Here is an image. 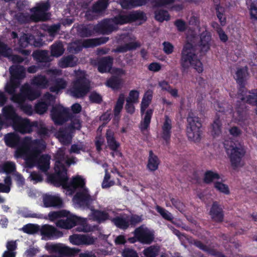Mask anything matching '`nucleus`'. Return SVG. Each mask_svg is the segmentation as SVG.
Masks as SVG:
<instances>
[{
  "instance_id": "nucleus-1",
  "label": "nucleus",
  "mask_w": 257,
  "mask_h": 257,
  "mask_svg": "<svg viewBox=\"0 0 257 257\" xmlns=\"http://www.w3.org/2000/svg\"><path fill=\"white\" fill-rule=\"evenodd\" d=\"M64 155H60L56 159L54 166V173L48 176L49 181L55 186L62 187L71 195L74 193L77 189L72 179L68 182L67 170L63 163Z\"/></svg>"
},
{
  "instance_id": "nucleus-2",
  "label": "nucleus",
  "mask_w": 257,
  "mask_h": 257,
  "mask_svg": "<svg viewBox=\"0 0 257 257\" xmlns=\"http://www.w3.org/2000/svg\"><path fill=\"white\" fill-rule=\"evenodd\" d=\"M180 64L184 70L192 66L198 73H201L203 71V64L198 58L196 47L189 42L183 45L181 53Z\"/></svg>"
},
{
  "instance_id": "nucleus-3",
  "label": "nucleus",
  "mask_w": 257,
  "mask_h": 257,
  "mask_svg": "<svg viewBox=\"0 0 257 257\" xmlns=\"http://www.w3.org/2000/svg\"><path fill=\"white\" fill-rule=\"evenodd\" d=\"M48 217L51 221L66 217L65 219H59L56 222L57 227L63 229H71L76 225H81L84 223V220L82 218L71 215L69 211L65 210L50 212Z\"/></svg>"
},
{
  "instance_id": "nucleus-4",
  "label": "nucleus",
  "mask_w": 257,
  "mask_h": 257,
  "mask_svg": "<svg viewBox=\"0 0 257 257\" xmlns=\"http://www.w3.org/2000/svg\"><path fill=\"white\" fill-rule=\"evenodd\" d=\"M224 145L231 165L233 169H236L240 166L242 159L245 154L244 146L239 142L232 141L226 142Z\"/></svg>"
},
{
  "instance_id": "nucleus-5",
  "label": "nucleus",
  "mask_w": 257,
  "mask_h": 257,
  "mask_svg": "<svg viewBox=\"0 0 257 257\" xmlns=\"http://www.w3.org/2000/svg\"><path fill=\"white\" fill-rule=\"evenodd\" d=\"M27 138L22 140L19 135L15 133H9L6 134L4 140L6 145L11 148H17L16 154L17 156L21 157L28 149L29 145L27 142Z\"/></svg>"
},
{
  "instance_id": "nucleus-6",
  "label": "nucleus",
  "mask_w": 257,
  "mask_h": 257,
  "mask_svg": "<svg viewBox=\"0 0 257 257\" xmlns=\"http://www.w3.org/2000/svg\"><path fill=\"white\" fill-rule=\"evenodd\" d=\"M189 126L187 128V135L190 140L198 142L201 139L202 122L201 119L196 116L189 114L187 117Z\"/></svg>"
},
{
  "instance_id": "nucleus-7",
  "label": "nucleus",
  "mask_w": 257,
  "mask_h": 257,
  "mask_svg": "<svg viewBox=\"0 0 257 257\" xmlns=\"http://www.w3.org/2000/svg\"><path fill=\"white\" fill-rule=\"evenodd\" d=\"M90 89V81L84 76H80L73 81L71 88L72 96L76 98L84 97Z\"/></svg>"
},
{
  "instance_id": "nucleus-8",
  "label": "nucleus",
  "mask_w": 257,
  "mask_h": 257,
  "mask_svg": "<svg viewBox=\"0 0 257 257\" xmlns=\"http://www.w3.org/2000/svg\"><path fill=\"white\" fill-rule=\"evenodd\" d=\"M46 248L50 252L58 253L59 255H43L41 257H64V256H74L76 255L79 251V249L76 248H71L69 247L64 246L61 243H56L47 244Z\"/></svg>"
},
{
  "instance_id": "nucleus-9",
  "label": "nucleus",
  "mask_w": 257,
  "mask_h": 257,
  "mask_svg": "<svg viewBox=\"0 0 257 257\" xmlns=\"http://www.w3.org/2000/svg\"><path fill=\"white\" fill-rule=\"evenodd\" d=\"M52 119L56 125H62L70 118V115L67 108L60 104L53 106L51 110Z\"/></svg>"
},
{
  "instance_id": "nucleus-10",
  "label": "nucleus",
  "mask_w": 257,
  "mask_h": 257,
  "mask_svg": "<svg viewBox=\"0 0 257 257\" xmlns=\"http://www.w3.org/2000/svg\"><path fill=\"white\" fill-rule=\"evenodd\" d=\"M73 200L76 204L83 209L90 210L93 206L92 204L94 200L87 188H84L76 192Z\"/></svg>"
},
{
  "instance_id": "nucleus-11",
  "label": "nucleus",
  "mask_w": 257,
  "mask_h": 257,
  "mask_svg": "<svg viewBox=\"0 0 257 257\" xmlns=\"http://www.w3.org/2000/svg\"><path fill=\"white\" fill-rule=\"evenodd\" d=\"M37 121L31 122L29 119L23 118L20 116L11 126L16 132L26 134L31 133L33 131V127L37 126Z\"/></svg>"
},
{
  "instance_id": "nucleus-12",
  "label": "nucleus",
  "mask_w": 257,
  "mask_h": 257,
  "mask_svg": "<svg viewBox=\"0 0 257 257\" xmlns=\"http://www.w3.org/2000/svg\"><path fill=\"white\" fill-rule=\"evenodd\" d=\"M96 33L102 35H109L118 30V26L114 24L111 18H106L96 25L93 28Z\"/></svg>"
},
{
  "instance_id": "nucleus-13",
  "label": "nucleus",
  "mask_w": 257,
  "mask_h": 257,
  "mask_svg": "<svg viewBox=\"0 0 257 257\" xmlns=\"http://www.w3.org/2000/svg\"><path fill=\"white\" fill-rule=\"evenodd\" d=\"M134 233L138 240L143 244H150L155 238L153 232L141 226L136 228Z\"/></svg>"
},
{
  "instance_id": "nucleus-14",
  "label": "nucleus",
  "mask_w": 257,
  "mask_h": 257,
  "mask_svg": "<svg viewBox=\"0 0 257 257\" xmlns=\"http://www.w3.org/2000/svg\"><path fill=\"white\" fill-rule=\"evenodd\" d=\"M40 231L41 235L48 239H57L63 235L62 231L48 224L42 225L40 229Z\"/></svg>"
},
{
  "instance_id": "nucleus-15",
  "label": "nucleus",
  "mask_w": 257,
  "mask_h": 257,
  "mask_svg": "<svg viewBox=\"0 0 257 257\" xmlns=\"http://www.w3.org/2000/svg\"><path fill=\"white\" fill-rule=\"evenodd\" d=\"M209 215L211 219L217 223H221L224 217L223 207L217 201H213L210 207Z\"/></svg>"
},
{
  "instance_id": "nucleus-16",
  "label": "nucleus",
  "mask_w": 257,
  "mask_h": 257,
  "mask_svg": "<svg viewBox=\"0 0 257 257\" xmlns=\"http://www.w3.org/2000/svg\"><path fill=\"white\" fill-rule=\"evenodd\" d=\"M50 8L49 2H46L39 4L35 9V11L32 14L33 17H35L36 22L39 21H46L49 19V17L46 12Z\"/></svg>"
},
{
  "instance_id": "nucleus-17",
  "label": "nucleus",
  "mask_w": 257,
  "mask_h": 257,
  "mask_svg": "<svg viewBox=\"0 0 257 257\" xmlns=\"http://www.w3.org/2000/svg\"><path fill=\"white\" fill-rule=\"evenodd\" d=\"M172 128V120L169 116L166 115L165 121L162 126L161 137L165 141L164 144L167 146L170 144Z\"/></svg>"
},
{
  "instance_id": "nucleus-18",
  "label": "nucleus",
  "mask_w": 257,
  "mask_h": 257,
  "mask_svg": "<svg viewBox=\"0 0 257 257\" xmlns=\"http://www.w3.org/2000/svg\"><path fill=\"white\" fill-rule=\"evenodd\" d=\"M43 202L45 207H53L59 209L64 207L63 200L58 195L46 194L43 196Z\"/></svg>"
},
{
  "instance_id": "nucleus-19",
  "label": "nucleus",
  "mask_w": 257,
  "mask_h": 257,
  "mask_svg": "<svg viewBox=\"0 0 257 257\" xmlns=\"http://www.w3.org/2000/svg\"><path fill=\"white\" fill-rule=\"evenodd\" d=\"M246 91V89H244L243 92L238 91V95L241 96L239 101L241 103L245 102L252 106H256L255 111L257 114V89L249 90L248 92L250 94L244 96Z\"/></svg>"
},
{
  "instance_id": "nucleus-20",
  "label": "nucleus",
  "mask_w": 257,
  "mask_h": 257,
  "mask_svg": "<svg viewBox=\"0 0 257 257\" xmlns=\"http://www.w3.org/2000/svg\"><path fill=\"white\" fill-rule=\"evenodd\" d=\"M2 116L9 124H13L20 116L12 105H8L3 108Z\"/></svg>"
},
{
  "instance_id": "nucleus-21",
  "label": "nucleus",
  "mask_w": 257,
  "mask_h": 257,
  "mask_svg": "<svg viewBox=\"0 0 257 257\" xmlns=\"http://www.w3.org/2000/svg\"><path fill=\"white\" fill-rule=\"evenodd\" d=\"M199 37V46L200 47L201 51L206 53L210 49L212 39L211 34L210 32L205 30L200 34Z\"/></svg>"
},
{
  "instance_id": "nucleus-22",
  "label": "nucleus",
  "mask_w": 257,
  "mask_h": 257,
  "mask_svg": "<svg viewBox=\"0 0 257 257\" xmlns=\"http://www.w3.org/2000/svg\"><path fill=\"white\" fill-rule=\"evenodd\" d=\"M91 213L90 216L92 220L98 223L104 222L106 220L109 219V215L108 213L105 211H102L94 208L93 206L90 209Z\"/></svg>"
},
{
  "instance_id": "nucleus-23",
  "label": "nucleus",
  "mask_w": 257,
  "mask_h": 257,
  "mask_svg": "<svg viewBox=\"0 0 257 257\" xmlns=\"http://www.w3.org/2000/svg\"><path fill=\"white\" fill-rule=\"evenodd\" d=\"M32 56L37 63H42L43 66H48L50 62L48 52L47 50H36L33 52Z\"/></svg>"
},
{
  "instance_id": "nucleus-24",
  "label": "nucleus",
  "mask_w": 257,
  "mask_h": 257,
  "mask_svg": "<svg viewBox=\"0 0 257 257\" xmlns=\"http://www.w3.org/2000/svg\"><path fill=\"white\" fill-rule=\"evenodd\" d=\"M105 137L109 149L115 153L118 152L120 145V143L116 140L114 132L110 129L107 130Z\"/></svg>"
},
{
  "instance_id": "nucleus-25",
  "label": "nucleus",
  "mask_w": 257,
  "mask_h": 257,
  "mask_svg": "<svg viewBox=\"0 0 257 257\" xmlns=\"http://www.w3.org/2000/svg\"><path fill=\"white\" fill-rule=\"evenodd\" d=\"M113 64V58L106 56L101 58L98 62V70L100 73L108 72L111 70Z\"/></svg>"
},
{
  "instance_id": "nucleus-26",
  "label": "nucleus",
  "mask_w": 257,
  "mask_h": 257,
  "mask_svg": "<svg viewBox=\"0 0 257 257\" xmlns=\"http://www.w3.org/2000/svg\"><path fill=\"white\" fill-rule=\"evenodd\" d=\"M105 85L112 90L117 91L122 88L123 80L118 76L112 75L106 80Z\"/></svg>"
},
{
  "instance_id": "nucleus-27",
  "label": "nucleus",
  "mask_w": 257,
  "mask_h": 257,
  "mask_svg": "<svg viewBox=\"0 0 257 257\" xmlns=\"http://www.w3.org/2000/svg\"><path fill=\"white\" fill-rule=\"evenodd\" d=\"M50 159L48 155L40 156L36 161L38 169L43 172H47L50 168Z\"/></svg>"
},
{
  "instance_id": "nucleus-28",
  "label": "nucleus",
  "mask_w": 257,
  "mask_h": 257,
  "mask_svg": "<svg viewBox=\"0 0 257 257\" xmlns=\"http://www.w3.org/2000/svg\"><path fill=\"white\" fill-rule=\"evenodd\" d=\"M10 72L11 74V78L17 82H20V80L25 77L24 68L22 66H11Z\"/></svg>"
},
{
  "instance_id": "nucleus-29",
  "label": "nucleus",
  "mask_w": 257,
  "mask_h": 257,
  "mask_svg": "<svg viewBox=\"0 0 257 257\" xmlns=\"http://www.w3.org/2000/svg\"><path fill=\"white\" fill-rule=\"evenodd\" d=\"M27 99L32 101L36 99L41 95V92L34 88L28 84L22 86Z\"/></svg>"
},
{
  "instance_id": "nucleus-30",
  "label": "nucleus",
  "mask_w": 257,
  "mask_h": 257,
  "mask_svg": "<svg viewBox=\"0 0 257 257\" xmlns=\"http://www.w3.org/2000/svg\"><path fill=\"white\" fill-rule=\"evenodd\" d=\"M160 163V161L158 156L154 154L152 150H150L147 165V169L151 172L155 171L158 169Z\"/></svg>"
},
{
  "instance_id": "nucleus-31",
  "label": "nucleus",
  "mask_w": 257,
  "mask_h": 257,
  "mask_svg": "<svg viewBox=\"0 0 257 257\" xmlns=\"http://www.w3.org/2000/svg\"><path fill=\"white\" fill-rule=\"evenodd\" d=\"M245 76L246 71L243 68H240L237 69L236 72L235 80L239 86L238 91L241 92V93L244 92V89H245Z\"/></svg>"
},
{
  "instance_id": "nucleus-32",
  "label": "nucleus",
  "mask_w": 257,
  "mask_h": 257,
  "mask_svg": "<svg viewBox=\"0 0 257 257\" xmlns=\"http://www.w3.org/2000/svg\"><path fill=\"white\" fill-rule=\"evenodd\" d=\"M57 135L58 139L63 145H68L71 143L72 136L68 129L60 128Z\"/></svg>"
},
{
  "instance_id": "nucleus-33",
  "label": "nucleus",
  "mask_w": 257,
  "mask_h": 257,
  "mask_svg": "<svg viewBox=\"0 0 257 257\" xmlns=\"http://www.w3.org/2000/svg\"><path fill=\"white\" fill-rule=\"evenodd\" d=\"M125 101V95L123 93L119 94L113 107V115L115 118H119L120 112L123 108Z\"/></svg>"
},
{
  "instance_id": "nucleus-34",
  "label": "nucleus",
  "mask_w": 257,
  "mask_h": 257,
  "mask_svg": "<svg viewBox=\"0 0 257 257\" xmlns=\"http://www.w3.org/2000/svg\"><path fill=\"white\" fill-rule=\"evenodd\" d=\"M153 109H148L146 112H145V116L143 120L140 123V128L142 132L147 130L149 126L151 121V118L153 113Z\"/></svg>"
},
{
  "instance_id": "nucleus-35",
  "label": "nucleus",
  "mask_w": 257,
  "mask_h": 257,
  "mask_svg": "<svg viewBox=\"0 0 257 257\" xmlns=\"http://www.w3.org/2000/svg\"><path fill=\"white\" fill-rule=\"evenodd\" d=\"M110 220L117 228L120 229L125 230L130 226L128 220L121 216H116L111 218Z\"/></svg>"
},
{
  "instance_id": "nucleus-36",
  "label": "nucleus",
  "mask_w": 257,
  "mask_h": 257,
  "mask_svg": "<svg viewBox=\"0 0 257 257\" xmlns=\"http://www.w3.org/2000/svg\"><path fill=\"white\" fill-rule=\"evenodd\" d=\"M150 3L154 4V0H123V7H135L142 6Z\"/></svg>"
},
{
  "instance_id": "nucleus-37",
  "label": "nucleus",
  "mask_w": 257,
  "mask_h": 257,
  "mask_svg": "<svg viewBox=\"0 0 257 257\" xmlns=\"http://www.w3.org/2000/svg\"><path fill=\"white\" fill-rule=\"evenodd\" d=\"M48 80L46 77L42 75H38L32 80V84L40 88H45L48 85Z\"/></svg>"
},
{
  "instance_id": "nucleus-38",
  "label": "nucleus",
  "mask_w": 257,
  "mask_h": 257,
  "mask_svg": "<svg viewBox=\"0 0 257 257\" xmlns=\"http://www.w3.org/2000/svg\"><path fill=\"white\" fill-rule=\"evenodd\" d=\"M221 178L220 175L216 172L212 170H207L203 177V182L206 184H210Z\"/></svg>"
},
{
  "instance_id": "nucleus-39",
  "label": "nucleus",
  "mask_w": 257,
  "mask_h": 257,
  "mask_svg": "<svg viewBox=\"0 0 257 257\" xmlns=\"http://www.w3.org/2000/svg\"><path fill=\"white\" fill-rule=\"evenodd\" d=\"M222 125L220 118L216 116L211 127V134L213 137H218L222 133Z\"/></svg>"
},
{
  "instance_id": "nucleus-40",
  "label": "nucleus",
  "mask_w": 257,
  "mask_h": 257,
  "mask_svg": "<svg viewBox=\"0 0 257 257\" xmlns=\"http://www.w3.org/2000/svg\"><path fill=\"white\" fill-rule=\"evenodd\" d=\"M160 251V247L158 245H152L145 248L143 254L145 257H157Z\"/></svg>"
},
{
  "instance_id": "nucleus-41",
  "label": "nucleus",
  "mask_w": 257,
  "mask_h": 257,
  "mask_svg": "<svg viewBox=\"0 0 257 257\" xmlns=\"http://www.w3.org/2000/svg\"><path fill=\"white\" fill-rule=\"evenodd\" d=\"M64 51L63 45L61 41L56 42L51 46V53L53 56L58 57L64 53Z\"/></svg>"
},
{
  "instance_id": "nucleus-42",
  "label": "nucleus",
  "mask_w": 257,
  "mask_h": 257,
  "mask_svg": "<svg viewBox=\"0 0 257 257\" xmlns=\"http://www.w3.org/2000/svg\"><path fill=\"white\" fill-rule=\"evenodd\" d=\"M75 57L73 55H68L61 59L59 62V66L65 68L68 67H74L76 65V61L74 60Z\"/></svg>"
},
{
  "instance_id": "nucleus-43",
  "label": "nucleus",
  "mask_w": 257,
  "mask_h": 257,
  "mask_svg": "<svg viewBox=\"0 0 257 257\" xmlns=\"http://www.w3.org/2000/svg\"><path fill=\"white\" fill-rule=\"evenodd\" d=\"M20 84V82L15 81L13 79L10 78V82L5 87V91L12 96L16 92V89L19 87Z\"/></svg>"
},
{
  "instance_id": "nucleus-44",
  "label": "nucleus",
  "mask_w": 257,
  "mask_h": 257,
  "mask_svg": "<svg viewBox=\"0 0 257 257\" xmlns=\"http://www.w3.org/2000/svg\"><path fill=\"white\" fill-rule=\"evenodd\" d=\"M67 82L63 78H57L55 80L54 84L50 88L52 92L58 93L60 90L65 88Z\"/></svg>"
},
{
  "instance_id": "nucleus-45",
  "label": "nucleus",
  "mask_w": 257,
  "mask_h": 257,
  "mask_svg": "<svg viewBox=\"0 0 257 257\" xmlns=\"http://www.w3.org/2000/svg\"><path fill=\"white\" fill-rule=\"evenodd\" d=\"M11 100L13 102L18 103L19 106L25 103L27 98L22 86L21 88L20 92L18 93L16 92L11 96Z\"/></svg>"
},
{
  "instance_id": "nucleus-46",
  "label": "nucleus",
  "mask_w": 257,
  "mask_h": 257,
  "mask_svg": "<svg viewBox=\"0 0 257 257\" xmlns=\"http://www.w3.org/2000/svg\"><path fill=\"white\" fill-rule=\"evenodd\" d=\"M155 18L158 22H163L170 20V16L167 10L158 9L155 11Z\"/></svg>"
},
{
  "instance_id": "nucleus-47",
  "label": "nucleus",
  "mask_w": 257,
  "mask_h": 257,
  "mask_svg": "<svg viewBox=\"0 0 257 257\" xmlns=\"http://www.w3.org/2000/svg\"><path fill=\"white\" fill-rule=\"evenodd\" d=\"M108 0H99L92 7V11L100 13L104 11L108 6Z\"/></svg>"
},
{
  "instance_id": "nucleus-48",
  "label": "nucleus",
  "mask_w": 257,
  "mask_h": 257,
  "mask_svg": "<svg viewBox=\"0 0 257 257\" xmlns=\"http://www.w3.org/2000/svg\"><path fill=\"white\" fill-rule=\"evenodd\" d=\"M235 119L238 121H242L244 119L245 111L244 110V104L241 101L238 100L236 103L235 106Z\"/></svg>"
},
{
  "instance_id": "nucleus-49",
  "label": "nucleus",
  "mask_w": 257,
  "mask_h": 257,
  "mask_svg": "<svg viewBox=\"0 0 257 257\" xmlns=\"http://www.w3.org/2000/svg\"><path fill=\"white\" fill-rule=\"evenodd\" d=\"M49 106V102L44 101H38L34 106V110L35 112L39 114H43L45 113Z\"/></svg>"
},
{
  "instance_id": "nucleus-50",
  "label": "nucleus",
  "mask_w": 257,
  "mask_h": 257,
  "mask_svg": "<svg viewBox=\"0 0 257 257\" xmlns=\"http://www.w3.org/2000/svg\"><path fill=\"white\" fill-rule=\"evenodd\" d=\"M130 23L137 21H146L147 17L145 13L141 11H134L129 14Z\"/></svg>"
},
{
  "instance_id": "nucleus-51",
  "label": "nucleus",
  "mask_w": 257,
  "mask_h": 257,
  "mask_svg": "<svg viewBox=\"0 0 257 257\" xmlns=\"http://www.w3.org/2000/svg\"><path fill=\"white\" fill-rule=\"evenodd\" d=\"M216 14L220 23V25L221 26H224L226 24V17L225 14V8L220 6H217L216 8Z\"/></svg>"
},
{
  "instance_id": "nucleus-52",
  "label": "nucleus",
  "mask_w": 257,
  "mask_h": 257,
  "mask_svg": "<svg viewBox=\"0 0 257 257\" xmlns=\"http://www.w3.org/2000/svg\"><path fill=\"white\" fill-rule=\"evenodd\" d=\"M153 98L152 94L146 93L144 95L141 104V113L142 115L147 107L149 106Z\"/></svg>"
},
{
  "instance_id": "nucleus-53",
  "label": "nucleus",
  "mask_w": 257,
  "mask_h": 257,
  "mask_svg": "<svg viewBox=\"0 0 257 257\" xmlns=\"http://www.w3.org/2000/svg\"><path fill=\"white\" fill-rule=\"evenodd\" d=\"M77 33L81 37L86 38L92 36L93 31L88 26L82 25L78 27Z\"/></svg>"
},
{
  "instance_id": "nucleus-54",
  "label": "nucleus",
  "mask_w": 257,
  "mask_h": 257,
  "mask_svg": "<svg viewBox=\"0 0 257 257\" xmlns=\"http://www.w3.org/2000/svg\"><path fill=\"white\" fill-rule=\"evenodd\" d=\"M46 145L40 140H35L33 143V147L32 148L31 152L34 155H39L43 151L45 150Z\"/></svg>"
},
{
  "instance_id": "nucleus-55",
  "label": "nucleus",
  "mask_w": 257,
  "mask_h": 257,
  "mask_svg": "<svg viewBox=\"0 0 257 257\" xmlns=\"http://www.w3.org/2000/svg\"><path fill=\"white\" fill-rule=\"evenodd\" d=\"M16 171L15 164L11 162H7L0 165V173L10 174Z\"/></svg>"
},
{
  "instance_id": "nucleus-56",
  "label": "nucleus",
  "mask_w": 257,
  "mask_h": 257,
  "mask_svg": "<svg viewBox=\"0 0 257 257\" xmlns=\"http://www.w3.org/2000/svg\"><path fill=\"white\" fill-rule=\"evenodd\" d=\"M114 24L117 26L118 25H123L130 23L129 14L128 15L119 14L111 18Z\"/></svg>"
},
{
  "instance_id": "nucleus-57",
  "label": "nucleus",
  "mask_w": 257,
  "mask_h": 257,
  "mask_svg": "<svg viewBox=\"0 0 257 257\" xmlns=\"http://www.w3.org/2000/svg\"><path fill=\"white\" fill-rule=\"evenodd\" d=\"M214 188L219 192L225 195H229L230 193L228 186L220 181H215Z\"/></svg>"
},
{
  "instance_id": "nucleus-58",
  "label": "nucleus",
  "mask_w": 257,
  "mask_h": 257,
  "mask_svg": "<svg viewBox=\"0 0 257 257\" xmlns=\"http://www.w3.org/2000/svg\"><path fill=\"white\" fill-rule=\"evenodd\" d=\"M17 20L21 24H27L31 21L36 22V19L27 14L20 13L17 15Z\"/></svg>"
},
{
  "instance_id": "nucleus-59",
  "label": "nucleus",
  "mask_w": 257,
  "mask_h": 257,
  "mask_svg": "<svg viewBox=\"0 0 257 257\" xmlns=\"http://www.w3.org/2000/svg\"><path fill=\"white\" fill-rule=\"evenodd\" d=\"M40 226L38 224H27L23 226L22 230L26 233L32 234L40 231Z\"/></svg>"
},
{
  "instance_id": "nucleus-60",
  "label": "nucleus",
  "mask_w": 257,
  "mask_h": 257,
  "mask_svg": "<svg viewBox=\"0 0 257 257\" xmlns=\"http://www.w3.org/2000/svg\"><path fill=\"white\" fill-rule=\"evenodd\" d=\"M89 101L92 103L101 104L103 101L102 96L99 93L93 91L89 95Z\"/></svg>"
},
{
  "instance_id": "nucleus-61",
  "label": "nucleus",
  "mask_w": 257,
  "mask_h": 257,
  "mask_svg": "<svg viewBox=\"0 0 257 257\" xmlns=\"http://www.w3.org/2000/svg\"><path fill=\"white\" fill-rule=\"evenodd\" d=\"M82 43L80 41H77L70 44L69 46V52L74 54H77L81 51L83 48Z\"/></svg>"
},
{
  "instance_id": "nucleus-62",
  "label": "nucleus",
  "mask_w": 257,
  "mask_h": 257,
  "mask_svg": "<svg viewBox=\"0 0 257 257\" xmlns=\"http://www.w3.org/2000/svg\"><path fill=\"white\" fill-rule=\"evenodd\" d=\"M156 210L165 219L168 221H172L173 219V217L172 214L163 207L157 205L156 207Z\"/></svg>"
},
{
  "instance_id": "nucleus-63",
  "label": "nucleus",
  "mask_w": 257,
  "mask_h": 257,
  "mask_svg": "<svg viewBox=\"0 0 257 257\" xmlns=\"http://www.w3.org/2000/svg\"><path fill=\"white\" fill-rule=\"evenodd\" d=\"M83 234H74L69 236L70 242L74 245H82Z\"/></svg>"
},
{
  "instance_id": "nucleus-64",
  "label": "nucleus",
  "mask_w": 257,
  "mask_h": 257,
  "mask_svg": "<svg viewBox=\"0 0 257 257\" xmlns=\"http://www.w3.org/2000/svg\"><path fill=\"white\" fill-rule=\"evenodd\" d=\"M250 19L257 20V0L252 2L250 5Z\"/></svg>"
}]
</instances>
